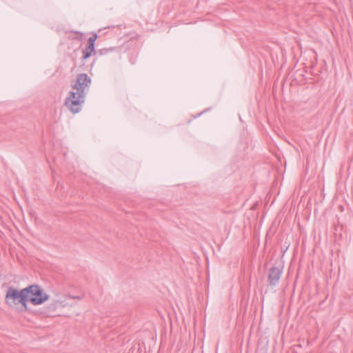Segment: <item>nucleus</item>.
Segmentation results:
<instances>
[{"label":"nucleus","mask_w":353,"mask_h":353,"mask_svg":"<svg viewBox=\"0 0 353 353\" xmlns=\"http://www.w3.org/2000/svg\"><path fill=\"white\" fill-rule=\"evenodd\" d=\"M92 83L91 78L85 73L77 75L74 83L72 85L73 90L77 92L70 91L65 100V106L73 114L79 113L81 110L82 104L85 101L87 94L86 89Z\"/></svg>","instance_id":"f257e3e1"},{"label":"nucleus","mask_w":353,"mask_h":353,"mask_svg":"<svg viewBox=\"0 0 353 353\" xmlns=\"http://www.w3.org/2000/svg\"><path fill=\"white\" fill-rule=\"evenodd\" d=\"M28 290L26 288L19 290L18 289L10 286L7 289L5 296V303L10 308H14L19 304L21 305L22 310H28Z\"/></svg>","instance_id":"f03ea898"},{"label":"nucleus","mask_w":353,"mask_h":353,"mask_svg":"<svg viewBox=\"0 0 353 353\" xmlns=\"http://www.w3.org/2000/svg\"><path fill=\"white\" fill-rule=\"evenodd\" d=\"M26 290H28V302L34 305H41L49 299V295L38 285H30L26 288Z\"/></svg>","instance_id":"7ed1b4c3"},{"label":"nucleus","mask_w":353,"mask_h":353,"mask_svg":"<svg viewBox=\"0 0 353 353\" xmlns=\"http://www.w3.org/2000/svg\"><path fill=\"white\" fill-rule=\"evenodd\" d=\"M283 272V267H272L270 268L268 281L270 286H276L280 280Z\"/></svg>","instance_id":"20e7f679"},{"label":"nucleus","mask_w":353,"mask_h":353,"mask_svg":"<svg viewBox=\"0 0 353 353\" xmlns=\"http://www.w3.org/2000/svg\"><path fill=\"white\" fill-rule=\"evenodd\" d=\"M69 40H77L81 41L83 39V33L77 30H70L65 32Z\"/></svg>","instance_id":"39448f33"},{"label":"nucleus","mask_w":353,"mask_h":353,"mask_svg":"<svg viewBox=\"0 0 353 353\" xmlns=\"http://www.w3.org/2000/svg\"><path fill=\"white\" fill-rule=\"evenodd\" d=\"M96 54L97 50H95V48H91L86 46L85 48L82 50L81 60H86L92 55H95Z\"/></svg>","instance_id":"423d86ee"},{"label":"nucleus","mask_w":353,"mask_h":353,"mask_svg":"<svg viewBox=\"0 0 353 353\" xmlns=\"http://www.w3.org/2000/svg\"><path fill=\"white\" fill-rule=\"evenodd\" d=\"M59 304L58 301H54L46 307L45 312L48 315H52L57 310L58 305Z\"/></svg>","instance_id":"0eeeda50"},{"label":"nucleus","mask_w":353,"mask_h":353,"mask_svg":"<svg viewBox=\"0 0 353 353\" xmlns=\"http://www.w3.org/2000/svg\"><path fill=\"white\" fill-rule=\"evenodd\" d=\"M116 50H117V47H111V48H104L98 50L97 51V54H98L99 56H105V55H108L109 53L115 52Z\"/></svg>","instance_id":"6e6552de"},{"label":"nucleus","mask_w":353,"mask_h":353,"mask_svg":"<svg viewBox=\"0 0 353 353\" xmlns=\"http://www.w3.org/2000/svg\"><path fill=\"white\" fill-rule=\"evenodd\" d=\"M98 38V35L96 32H92L91 36L88 38L87 46L91 48H95V42Z\"/></svg>","instance_id":"1a4fd4ad"},{"label":"nucleus","mask_w":353,"mask_h":353,"mask_svg":"<svg viewBox=\"0 0 353 353\" xmlns=\"http://www.w3.org/2000/svg\"><path fill=\"white\" fill-rule=\"evenodd\" d=\"M256 353H268V344L258 345Z\"/></svg>","instance_id":"9d476101"},{"label":"nucleus","mask_w":353,"mask_h":353,"mask_svg":"<svg viewBox=\"0 0 353 353\" xmlns=\"http://www.w3.org/2000/svg\"><path fill=\"white\" fill-rule=\"evenodd\" d=\"M210 110V108H206L205 110H204L203 111H202L201 112L197 114L196 115H194V116H192L193 119H196L198 118L199 117H200L201 115H202L203 113L206 112L207 111H208Z\"/></svg>","instance_id":"9b49d317"},{"label":"nucleus","mask_w":353,"mask_h":353,"mask_svg":"<svg viewBox=\"0 0 353 353\" xmlns=\"http://www.w3.org/2000/svg\"><path fill=\"white\" fill-rule=\"evenodd\" d=\"M70 297L72 299H81V297L79 296H70Z\"/></svg>","instance_id":"f8f14e48"}]
</instances>
